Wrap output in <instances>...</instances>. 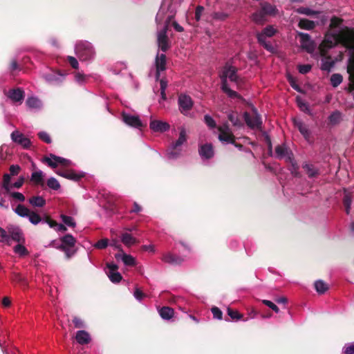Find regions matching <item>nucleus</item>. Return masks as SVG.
<instances>
[{
    "instance_id": "obj_1",
    "label": "nucleus",
    "mask_w": 354,
    "mask_h": 354,
    "mask_svg": "<svg viewBox=\"0 0 354 354\" xmlns=\"http://www.w3.org/2000/svg\"><path fill=\"white\" fill-rule=\"evenodd\" d=\"M338 43L342 44L346 48L354 51V30L346 28L338 35L327 32L319 48L322 56H326L328 49L334 47ZM348 73L351 74V88H354V57L351 59L348 66Z\"/></svg>"
},
{
    "instance_id": "obj_2",
    "label": "nucleus",
    "mask_w": 354,
    "mask_h": 354,
    "mask_svg": "<svg viewBox=\"0 0 354 354\" xmlns=\"http://www.w3.org/2000/svg\"><path fill=\"white\" fill-rule=\"evenodd\" d=\"M182 0H163L159 11L156 17V21L158 25L165 19V10H167L169 15L167 17L165 25L162 29L158 31L157 41L159 48L162 51H166L169 48L168 38L167 32L170 21L174 18L177 8L180 6Z\"/></svg>"
},
{
    "instance_id": "obj_3",
    "label": "nucleus",
    "mask_w": 354,
    "mask_h": 354,
    "mask_svg": "<svg viewBox=\"0 0 354 354\" xmlns=\"http://www.w3.org/2000/svg\"><path fill=\"white\" fill-rule=\"evenodd\" d=\"M221 78L222 80V90L230 97H237V93L231 90L227 82V79H229L231 82H235L237 84H239V78L236 74V68L234 66L227 64L223 68L221 74Z\"/></svg>"
},
{
    "instance_id": "obj_4",
    "label": "nucleus",
    "mask_w": 354,
    "mask_h": 354,
    "mask_svg": "<svg viewBox=\"0 0 354 354\" xmlns=\"http://www.w3.org/2000/svg\"><path fill=\"white\" fill-rule=\"evenodd\" d=\"M76 243L75 239L70 234L60 238L59 241L53 240L49 243L50 247L60 250L64 252L66 259H70L76 251L73 249Z\"/></svg>"
},
{
    "instance_id": "obj_5",
    "label": "nucleus",
    "mask_w": 354,
    "mask_h": 354,
    "mask_svg": "<svg viewBox=\"0 0 354 354\" xmlns=\"http://www.w3.org/2000/svg\"><path fill=\"white\" fill-rule=\"evenodd\" d=\"M12 240L17 244L13 248V252L20 257L29 254V252L24 246L26 239L22 230L19 227H11L9 228Z\"/></svg>"
},
{
    "instance_id": "obj_6",
    "label": "nucleus",
    "mask_w": 354,
    "mask_h": 354,
    "mask_svg": "<svg viewBox=\"0 0 354 354\" xmlns=\"http://www.w3.org/2000/svg\"><path fill=\"white\" fill-rule=\"evenodd\" d=\"M75 53L80 61H88L95 56L92 44L88 41H80L75 46Z\"/></svg>"
},
{
    "instance_id": "obj_7",
    "label": "nucleus",
    "mask_w": 354,
    "mask_h": 354,
    "mask_svg": "<svg viewBox=\"0 0 354 354\" xmlns=\"http://www.w3.org/2000/svg\"><path fill=\"white\" fill-rule=\"evenodd\" d=\"M277 30L273 26H268L257 35L259 43L270 52H272L274 48L268 39L274 36Z\"/></svg>"
},
{
    "instance_id": "obj_8",
    "label": "nucleus",
    "mask_w": 354,
    "mask_h": 354,
    "mask_svg": "<svg viewBox=\"0 0 354 354\" xmlns=\"http://www.w3.org/2000/svg\"><path fill=\"white\" fill-rule=\"evenodd\" d=\"M42 162L52 169L68 167L72 164L70 160L62 156H44Z\"/></svg>"
},
{
    "instance_id": "obj_9",
    "label": "nucleus",
    "mask_w": 354,
    "mask_h": 354,
    "mask_svg": "<svg viewBox=\"0 0 354 354\" xmlns=\"http://www.w3.org/2000/svg\"><path fill=\"white\" fill-rule=\"evenodd\" d=\"M219 140L224 144L234 143L235 137L232 133L228 124L224 123L218 128Z\"/></svg>"
},
{
    "instance_id": "obj_10",
    "label": "nucleus",
    "mask_w": 354,
    "mask_h": 354,
    "mask_svg": "<svg viewBox=\"0 0 354 354\" xmlns=\"http://www.w3.org/2000/svg\"><path fill=\"white\" fill-rule=\"evenodd\" d=\"M178 103L180 111L184 115H187L193 106L192 98L185 94H181L178 96Z\"/></svg>"
},
{
    "instance_id": "obj_11",
    "label": "nucleus",
    "mask_w": 354,
    "mask_h": 354,
    "mask_svg": "<svg viewBox=\"0 0 354 354\" xmlns=\"http://www.w3.org/2000/svg\"><path fill=\"white\" fill-rule=\"evenodd\" d=\"M118 266L114 263L106 264V273L110 281L114 283H119L122 280L121 274L118 272Z\"/></svg>"
},
{
    "instance_id": "obj_12",
    "label": "nucleus",
    "mask_w": 354,
    "mask_h": 354,
    "mask_svg": "<svg viewBox=\"0 0 354 354\" xmlns=\"http://www.w3.org/2000/svg\"><path fill=\"white\" fill-rule=\"evenodd\" d=\"M122 121L127 125L133 128H140L143 126L142 121L138 115L126 112L122 113Z\"/></svg>"
},
{
    "instance_id": "obj_13",
    "label": "nucleus",
    "mask_w": 354,
    "mask_h": 354,
    "mask_svg": "<svg viewBox=\"0 0 354 354\" xmlns=\"http://www.w3.org/2000/svg\"><path fill=\"white\" fill-rule=\"evenodd\" d=\"M244 118L248 126L252 129H258L261 125V118L256 111L251 115L248 113H245Z\"/></svg>"
},
{
    "instance_id": "obj_14",
    "label": "nucleus",
    "mask_w": 354,
    "mask_h": 354,
    "mask_svg": "<svg viewBox=\"0 0 354 354\" xmlns=\"http://www.w3.org/2000/svg\"><path fill=\"white\" fill-rule=\"evenodd\" d=\"M5 95L13 102L21 104L24 99V91L21 88L11 89L8 92L5 91Z\"/></svg>"
},
{
    "instance_id": "obj_15",
    "label": "nucleus",
    "mask_w": 354,
    "mask_h": 354,
    "mask_svg": "<svg viewBox=\"0 0 354 354\" xmlns=\"http://www.w3.org/2000/svg\"><path fill=\"white\" fill-rule=\"evenodd\" d=\"M298 35L300 37V42L302 48L305 49L308 53H313L315 48V45L310 35L304 32H299Z\"/></svg>"
},
{
    "instance_id": "obj_16",
    "label": "nucleus",
    "mask_w": 354,
    "mask_h": 354,
    "mask_svg": "<svg viewBox=\"0 0 354 354\" xmlns=\"http://www.w3.org/2000/svg\"><path fill=\"white\" fill-rule=\"evenodd\" d=\"M149 127L153 132L164 133L169 129L170 125L167 122L151 118Z\"/></svg>"
},
{
    "instance_id": "obj_17",
    "label": "nucleus",
    "mask_w": 354,
    "mask_h": 354,
    "mask_svg": "<svg viewBox=\"0 0 354 354\" xmlns=\"http://www.w3.org/2000/svg\"><path fill=\"white\" fill-rule=\"evenodd\" d=\"M55 173L59 176H61L65 178L72 180L74 181L80 180L81 178H82L84 176V174H85L84 172H82V171L76 172L74 170L62 171L60 169L56 170Z\"/></svg>"
},
{
    "instance_id": "obj_18",
    "label": "nucleus",
    "mask_w": 354,
    "mask_h": 354,
    "mask_svg": "<svg viewBox=\"0 0 354 354\" xmlns=\"http://www.w3.org/2000/svg\"><path fill=\"white\" fill-rule=\"evenodd\" d=\"M11 139L15 143L21 145L24 148H28L30 145V140L17 130L11 133Z\"/></svg>"
},
{
    "instance_id": "obj_19",
    "label": "nucleus",
    "mask_w": 354,
    "mask_h": 354,
    "mask_svg": "<svg viewBox=\"0 0 354 354\" xmlns=\"http://www.w3.org/2000/svg\"><path fill=\"white\" fill-rule=\"evenodd\" d=\"M156 73V79L158 80L160 76V73L164 71L166 68V56L165 54L158 53L155 61Z\"/></svg>"
},
{
    "instance_id": "obj_20",
    "label": "nucleus",
    "mask_w": 354,
    "mask_h": 354,
    "mask_svg": "<svg viewBox=\"0 0 354 354\" xmlns=\"http://www.w3.org/2000/svg\"><path fill=\"white\" fill-rule=\"evenodd\" d=\"M11 227H17L15 225H9L6 229L0 227V243H4L8 245H11L12 236L9 232V228Z\"/></svg>"
},
{
    "instance_id": "obj_21",
    "label": "nucleus",
    "mask_w": 354,
    "mask_h": 354,
    "mask_svg": "<svg viewBox=\"0 0 354 354\" xmlns=\"http://www.w3.org/2000/svg\"><path fill=\"white\" fill-rule=\"evenodd\" d=\"M162 261L165 263L176 266L180 264L183 261V259L180 257L173 254L171 252L165 253L162 257Z\"/></svg>"
},
{
    "instance_id": "obj_22",
    "label": "nucleus",
    "mask_w": 354,
    "mask_h": 354,
    "mask_svg": "<svg viewBox=\"0 0 354 354\" xmlns=\"http://www.w3.org/2000/svg\"><path fill=\"white\" fill-rule=\"evenodd\" d=\"M75 338L77 342L81 345L88 344L91 341L90 334L84 330H77L76 332Z\"/></svg>"
},
{
    "instance_id": "obj_23",
    "label": "nucleus",
    "mask_w": 354,
    "mask_h": 354,
    "mask_svg": "<svg viewBox=\"0 0 354 354\" xmlns=\"http://www.w3.org/2000/svg\"><path fill=\"white\" fill-rule=\"evenodd\" d=\"M115 257L117 260H121L125 266H133L136 265L135 259L130 254H127L122 251L115 254Z\"/></svg>"
},
{
    "instance_id": "obj_24",
    "label": "nucleus",
    "mask_w": 354,
    "mask_h": 354,
    "mask_svg": "<svg viewBox=\"0 0 354 354\" xmlns=\"http://www.w3.org/2000/svg\"><path fill=\"white\" fill-rule=\"evenodd\" d=\"M187 141V132L185 128H181L178 140L171 145L172 149H180L182 145Z\"/></svg>"
},
{
    "instance_id": "obj_25",
    "label": "nucleus",
    "mask_w": 354,
    "mask_h": 354,
    "mask_svg": "<svg viewBox=\"0 0 354 354\" xmlns=\"http://www.w3.org/2000/svg\"><path fill=\"white\" fill-rule=\"evenodd\" d=\"M44 173L41 170L35 171L32 173L30 180L37 185L41 187L44 185Z\"/></svg>"
},
{
    "instance_id": "obj_26",
    "label": "nucleus",
    "mask_w": 354,
    "mask_h": 354,
    "mask_svg": "<svg viewBox=\"0 0 354 354\" xmlns=\"http://www.w3.org/2000/svg\"><path fill=\"white\" fill-rule=\"evenodd\" d=\"M158 314L162 319L169 321L174 317V311L170 307L163 306L158 309Z\"/></svg>"
},
{
    "instance_id": "obj_27",
    "label": "nucleus",
    "mask_w": 354,
    "mask_h": 354,
    "mask_svg": "<svg viewBox=\"0 0 354 354\" xmlns=\"http://www.w3.org/2000/svg\"><path fill=\"white\" fill-rule=\"evenodd\" d=\"M28 203L34 207H43L46 205V200L41 196H34L28 199Z\"/></svg>"
},
{
    "instance_id": "obj_28",
    "label": "nucleus",
    "mask_w": 354,
    "mask_h": 354,
    "mask_svg": "<svg viewBox=\"0 0 354 354\" xmlns=\"http://www.w3.org/2000/svg\"><path fill=\"white\" fill-rule=\"evenodd\" d=\"M26 104L30 109H39L42 106L41 100L34 96L28 97L26 100Z\"/></svg>"
},
{
    "instance_id": "obj_29",
    "label": "nucleus",
    "mask_w": 354,
    "mask_h": 354,
    "mask_svg": "<svg viewBox=\"0 0 354 354\" xmlns=\"http://www.w3.org/2000/svg\"><path fill=\"white\" fill-rule=\"evenodd\" d=\"M227 118L234 127L240 128L243 126V123L239 118V114L237 112H230L227 114Z\"/></svg>"
},
{
    "instance_id": "obj_30",
    "label": "nucleus",
    "mask_w": 354,
    "mask_h": 354,
    "mask_svg": "<svg viewBox=\"0 0 354 354\" xmlns=\"http://www.w3.org/2000/svg\"><path fill=\"white\" fill-rule=\"evenodd\" d=\"M120 239L122 243L127 247H130L136 243V239L128 232L122 233Z\"/></svg>"
},
{
    "instance_id": "obj_31",
    "label": "nucleus",
    "mask_w": 354,
    "mask_h": 354,
    "mask_svg": "<svg viewBox=\"0 0 354 354\" xmlns=\"http://www.w3.org/2000/svg\"><path fill=\"white\" fill-rule=\"evenodd\" d=\"M14 212L20 217L27 218L28 216H29L30 210L26 207H25L24 205L19 204L14 209Z\"/></svg>"
},
{
    "instance_id": "obj_32",
    "label": "nucleus",
    "mask_w": 354,
    "mask_h": 354,
    "mask_svg": "<svg viewBox=\"0 0 354 354\" xmlns=\"http://www.w3.org/2000/svg\"><path fill=\"white\" fill-rule=\"evenodd\" d=\"M297 13L305 15L307 16H315L318 17V15L321 14L320 12L313 10L309 8L301 7L296 10Z\"/></svg>"
},
{
    "instance_id": "obj_33",
    "label": "nucleus",
    "mask_w": 354,
    "mask_h": 354,
    "mask_svg": "<svg viewBox=\"0 0 354 354\" xmlns=\"http://www.w3.org/2000/svg\"><path fill=\"white\" fill-rule=\"evenodd\" d=\"M6 194L13 201L16 202H24L26 199L24 195L18 192H13L10 189V192H6Z\"/></svg>"
},
{
    "instance_id": "obj_34",
    "label": "nucleus",
    "mask_w": 354,
    "mask_h": 354,
    "mask_svg": "<svg viewBox=\"0 0 354 354\" xmlns=\"http://www.w3.org/2000/svg\"><path fill=\"white\" fill-rule=\"evenodd\" d=\"M261 8L265 15H275L277 13V8L268 3H263Z\"/></svg>"
},
{
    "instance_id": "obj_35",
    "label": "nucleus",
    "mask_w": 354,
    "mask_h": 354,
    "mask_svg": "<svg viewBox=\"0 0 354 354\" xmlns=\"http://www.w3.org/2000/svg\"><path fill=\"white\" fill-rule=\"evenodd\" d=\"M295 126L299 129L301 133L304 136L306 139H308L310 136V132L307 127L300 120H294Z\"/></svg>"
},
{
    "instance_id": "obj_36",
    "label": "nucleus",
    "mask_w": 354,
    "mask_h": 354,
    "mask_svg": "<svg viewBox=\"0 0 354 354\" xmlns=\"http://www.w3.org/2000/svg\"><path fill=\"white\" fill-rule=\"evenodd\" d=\"M61 220L65 226H68L70 227H75L76 226V222L75 219L71 216L65 214L60 215Z\"/></svg>"
},
{
    "instance_id": "obj_37",
    "label": "nucleus",
    "mask_w": 354,
    "mask_h": 354,
    "mask_svg": "<svg viewBox=\"0 0 354 354\" xmlns=\"http://www.w3.org/2000/svg\"><path fill=\"white\" fill-rule=\"evenodd\" d=\"M314 286L319 294H324L328 288V285L322 280L316 281Z\"/></svg>"
},
{
    "instance_id": "obj_38",
    "label": "nucleus",
    "mask_w": 354,
    "mask_h": 354,
    "mask_svg": "<svg viewBox=\"0 0 354 354\" xmlns=\"http://www.w3.org/2000/svg\"><path fill=\"white\" fill-rule=\"evenodd\" d=\"M28 221L32 225H38L39 223H43L44 220L41 218V216L34 211H30L29 216L27 217Z\"/></svg>"
},
{
    "instance_id": "obj_39",
    "label": "nucleus",
    "mask_w": 354,
    "mask_h": 354,
    "mask_svg": "<svg viewBox=\"0 0 354 354\" xmlns=\"http://www.w3.org/2000/svg\"><path fill=\"white\" fill-rule=\"evenodd\" d=\"M215 162L214 156H199V163L203 166H212Z\"/></svg>"
},
{
    "instance_id": "obj_40",
    "label": "nucleus",
    "mask_w": 354,
    "mask_h": 354,
    "mask_svg": "<svg viewBox=\"0 0 354 354\" xmlns=\"http://www.w3.org/2000/svg\"><path fill=\"white\" fill-rule=\"evenodd\" d=\"M299 26L301 28L306 30H311L315 26V23L313 21H310L306 19H300L299 22Z\"/></svg>"
},
{
    "instance_id": "obj_41",
    "label": "nucleus",
    "mask_w": 354,
    "mask_h": 354,
    "mask_svg": "<svg viewBox=\"0 0 354 354\" xmlns=\"http://www.w3.org/2000/svg\"><path fill=\"white\" fill-rule=\"evenodd\" d=\"M334 66V62L330 57L324 58L322 60L321 68L323 71H330Z\"/></svg>"
},
{
    "instance_id": "obj_42",
    "label": "nucleus",
    "mask_w": 354,
    "mask_h": 354,
    "mask_svg": "<svg viewBox=\"0 0 354 354\" xmlns=\"http://www.w3.org/2000/svg\"><path fill=\"white\" fill-rule=\"evenodd\" d=\"M214 153L212 144H205L199 149V155H212Z\"/></svg>"
},
{
    "instance_id": "obj_43",
    "label": "nucleus",
    "mask_w": 354,
    "mask_h": 354,
    "mask_svg": "<svg viewBox=\"0 0 354 354\" xmlns=\"http://www.w3.org/2000/svg\"><path fill=\"white\" fill-rule=\"evenodd\" d=\"M46 185L50 189L55 191L59 189L61 187L59 181L54 177L49 178L47 180Z\"/></svg>"
},
{
    "instance_id": "obj_44",
    "label": "nucleus",
    "mask_w": 354,
    "mask_h": 354,
    "mask_svg": "<svg viewBox=\"0 0 354 354\" xmlns=\"http://www.w3.org/2000/svg\"><path fill=\"white\" fill-rule=\"evenodd\" d=\"M11 174H5L3 175L2 187L6 192H10L11 189Z\"/></svg>"
},
{
    "instance_id": "obj_45",
    "label": "nucleus",
    "mask_w": 354,
    "mask_h": 354,
    "mask_svg": "<svg viewBox=\"0 0 354 354\" xmlns=\"http://www.w3.org/2000/svg\"><path fill=\"white\" fill-rule=\"evenodd\" d=\"M265 13L261 10V11L254 13L252 16V19L256 24H262L265 21Z\"/></svg>"
},
{
    "instance_id": "obj_46",
    "label": "nucleus",
    "mask_w": 354,
    "mask_h": 354,
    "mask_svg": "<svg viewBox=\"0 0 354 354\" xmlns=\"http://www.w3.org/2000/svg\"><path fill=\"white\" fill-rule=\"evenodd\" d=\"M343 204L345 208V212L347 214H350L351 205H352V198L350 195L345 194L343 198Z\"/></svg>"
},
{
    "instance_id": "obj_47",
    "label": "nucleus",
    "mask_w": 354,
    "mask_h": 354,
    "mask_svg": "<svg viewBox=\"0 0 354 354\" xmlns=\"http://www.w3.org/2000/svg\"><path fill=\"white\" fill-rule=\"evenodd\" d=\"M275 157L279 158V159L285 158L286 161L287 160L290 161L292 163V168L290 169L291 173L292 174H294L295 176L297 175V170L298 169V166H297V163L293 162V158H294V156H275Z\"/></svg>"
},
{
    "instance_id": "obj_48",
    "label": "nucleus",
    "mask_w": 354,
    "mask_h": 354,
    "mask_svg": "<svg viewBox=\"0 0 354 354\" xmlns=\"http://www.w3.org/2000/svg\"><path fill=\"white\" fill-rule=\"evenodd\" d=\"M343 80V77L340 74L335 73L330 77V83L333 87L339 86Z\"/></svg>"
},
{
    "instance_id": "obj_49",
    "label": "nucleus",
    "mask_w": 354,
    "mask_h": 354,
    "mask_svg": "<svg viewBox=\"0 0 354 354\" xmlns=\"http://www.w3.org/2000/svg\"><path fill=\"white\" fill-rule=\"evenodd\" d=\"M303 167L309 177H313L317 174V169L314 167L313 165L305 164Z\"/></svg>"
},
{
    "instance_id": "obj_50",
    "label": "nucleus",
    "mask_w": 354,
    "mask_h": 354,
    "mask_svg": "<svg viewBox=\"0 0 354 354\" xmlns=\"http://www.w3.org/2000/svg\"><path fill=\"white\" fill-rule=\"evenodd\" d=\"M109 243V240L108 239H102L96 242L93 247L97 249L102 250L105 249Z\"/></svg>"
},
{
    "instance_id": "obj_51",
    "label": "nucleus",
    "mask_w": 354,
    "mask_h": 354,
    "mask_svg": "<svg viewBox=\"0 0 354 354\" xmlns=\"http://www.w3.org/2000/svg\"><path fill=\"white\" fill-rule=\"evenodd\" d=\"M268 157V156H261V158H261L262 165L264 166V167L266 169L275 171L277 170V167H276L275 164L270 165L268 162V160H267Z\"/></svg>"
},
{
    "instance_id": "obj_52",
    "label": "nucleus",
    "mask_w": 354,
    "mask_h": 354,
    "mask_svg": "<svg viewBox=\"0 0 354 354\" xmlns=\"http://www.w3.org/2000/svg\"><path fill=\"white\" fill-rule=\"evenodd\" d=\"M343 354H354V342L346 344L342 348Z\"/></svg>"
},
{
    "instance_id": "obj_53",
    "label": "nucleus",
    "mask_w": 354,
    "mask_h": 354,
    "mask_svg": "<svg viewBox=\"0 0 354 354\" xmlns=\"http://www.w3.org/2000/svg\"><path fill=\"white\" fill-rule=\"evenodd\" d=\"M229 17V15L224 12H216L213 13V19L218 21H224Z\"/></svg>"
},
{
    "instance_id": "obj_54",
    "label": "nucleus",
    "mask_w": 354,
    "mask_h": 354,
    "mask_svg": "<svg viewBox=\"0 0 354 354\" xmlns=\"http://www.w3.org/2000/svg\"><path fill=\"white\" fill-rule=\"evenodd\" d=\"M276 155H289V150L285 145H279L275 149Z\"/></svg>"
},
{
    "instance_id": "obj_55",
    "label": "nucleus",
    "mask_w": 354,
    "mask_h": 354,
    "mask_svg": "<svg viewBox=\"0 0 354 354\" xmlns=\"http://www.w3.org/2000/svg\"><path fill=\"white\" fill-rule=\"evenodd\" d=\"M297 105L299 106V107L300 108V109L302 111L307 112V113L310 112V109L308 108V104L304 100H302L300 97H297Z\"/></svg>"
},
{
    "instance_id": "obj_56",
    "label": "nucleus",
    "mask_w": 354,
    "mask_h": 354,
    "mask_svg": "<svg viewBox=\"0 0 354 354\" xmlns=\"http://www.w3.org/2000/svg\"><path fill=\"white\" fill-rule=\"evenodd\" d=\"M212 313L213 315L214 318L221 320L223 317V313L222 311L216 306H214L211 308Z\"/></svg>"
},
{
    "instance_id": "obj_57",
    "label": "nucleus",
    "mask_w": 354,
    "mask_h": 354,
    "mask_svg": "<svg viewBox=\"0 0 354 354\" xmlns=\"http://www.w3.org/2000/svg\"><path fill=\"white\" fill-rule=\"evenodd\" d=\"M227 314L232 319L239 320L242 318L243 315L237 311H234L230 308L227 309Z\"/></svg>"
},
{
    "instance_id": "obj_58",
    "label": "nucleus",
    "mask_w": 354,
    "mask_h": 354,
    "mask_svg": "<svg viewBox=\"0 0 354 354\" xmlns=\"http://www.w3.org/2000/svg\"><path fill=\"white\" fill-rule=\"evenodd\" d=\"M262 303L267 306L268 307H269L270 308H271L273 311H274L275 313H278L279 312V308L277 307V306H276L273 302H272L270 300H267V299H263L262 301Z\"/></svg>"
},
{
    "instance_id": "obj_59",
    "label": "nucleus",
    "mask_w": 354,
    "mask_h": 354,
    "mask_svg": "<svg viewBox=\"0 0 354 354\" xmlns=\"http://www.w3.org/2000/svg\"><path fill=\"white\" fill-rule=\"evenodd\" d=\"M205 124L210 128L214 129L216 127V122L209 115H205L204 117Z\"/></svg>"
},
{
    "instance_id": "obj_60",
    "label": "nucleus",
    "mask_w": 354,
    "mask_h": 354,
    "mask_svg": "<svg viewBox=\"0 0 354 354\" xmlns=\"http://www.w3.org/2000/svg\"><path fill=\"white\" fill-rule=\"evenodd\" d=\"M73 323L74 324L75 327L77 328H82L86 327L84 321L77 317H75L73 319Z\"/></svg>"
},
{
    "instance_id": "obj_61",
    "label": "nucleus",
    "mask_w": 354,
    "mask_h": 354,
    "mask_svg": "<svg viewBox=\"0 0 354 354\" xmlns=\"http://www.w3.org/2000/svg\"><path fill=\"white\" fill-rule=\"evenodd\" d=\"M133 296L136 300L138 301H141L142 299L145 297V295L138 288H136L133 292Z\"/></svg>"
},
{
    "instance_id": "obj_62",
    "label": "nucleus",
    "mask_w": 354,
    "mask_h": 354,
    "mask_svg": "<svg viewBox=\"0 0 354 354\" xmlns=\"http://www.w3.org/2000/svg\"><path fill=\"white\" fill-rule=\"evenodd\" d=\"M24 180H25L24 177L20 176L15 183H11V190L13 188H16V189L20 188L23 185Z\"/></svg>"
},
{
    "instance_id": "obj_63",
    "label": "nucleus",
    "mask_w": 354,
    "mask_h": 354,
    "mask_svg": "<svg viewBox=\"0 0 354 354\" xmlns=\"http://www.w3.org/2000/svg\"><path fill=\"white\" fill-rule=\"evenodd\" d=\"M311 69V66L309 64L299 65L298 66L299 72L301 74H306L308 73Z\"/></svg>"
},
{
    "instance_id": "obj_64",
    "label": "nucleus",
    "mask_w": 354,
    "mask_h": 354,
    "mask_svg": "<svg viewBox=\"0 0 354 354\" xmlns=\"http://www.w3.org/2000/svg\"><path fill=\"white\" fill-rule=\"evenodd\" d=\"M342 19L338 17H333L330 20V26L331 28H337L342 24Z\"/></svg>"
}]
</instances>
